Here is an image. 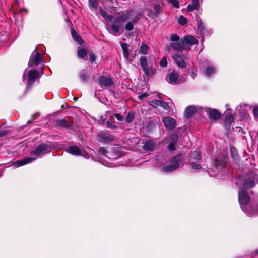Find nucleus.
Listing matches in <instances>:
<instances>
[{
  "label": "nucleus",
  "instance_id": "1",
  "mask_svg": "<svg viewBox=\"0 0 258 258\" xmlns=\"http://www.w3.org/2000/svg\"><path fill=\"white\" fill-rule=\"evenodd\" d=\"M238 200L243 211L248 216H252L254 212H250L251 205H247L249 201V197L246 191L241 190L238 193Z\"/></svg>",
  "mask_w": 258,
  "mask_h": 258
},
{
  "label": "nucleus",
  "instance_id": "2",
  "mask_svg": "<svg viewBox=\"0 0 258 258\" xmlns=\"http://www.w3.org/2000/svg\"><path fill=\"white\" fill-rule=\"evenodd\" d=\"M184 159V156L181 154H177L174 157L171 158L170 160V165L164 166L162 170L163 172H170L177 169L181 162Z\"/></svg>",
  "mask_w": 258,
  "mask_h": 258
},
{
  "label": "nucleus",
  "instance_id": "3",
  "mask_svg": "<svg viewBox=\"0 0 258 258\" xmlns=\"http://www.w3.org/2000/svg\"><path fill=\"white\" fill-rule=\"evenodd\" d=\"M170 47L175 53H178L182 50H186L183 45L182 39L180 40V37L176 34H172L170 37Z\"/></svg>",
  "mask_w": 258,
  "mask_h": 258
},
{
  "label": "nucleus",
  "instance_id": "4",
  "mask_svg": "<svg viewBox=\"0 0 258 258\" xmlns=\"http://www.w3.org/2000/svg\"><path fill=\"white\" fill-rule=\"evenodd\" d=\"M140 65L147 76H151L156 73V70L153 66L148 67L147 58L146 56H142L139 60Z\"/></svg>",
  "mask_w": 258,
  "mask_h": 258
},
{
  "label": "nucleus",
  "instance_id": "5",
  "mask_svg": "<svg viewBox=\"0 0 258 258\" xmlns=\"http://www.w3.org/2000/svg\"><path fill=\"white\" fill-rule=\"evenodd\" d=\"M258 183V176L253 172H250L243 183L242 186L244 189H249L254 187Z\"/></svg>",
  "mask_w": 258,
  "mask_h": 258
},
{
  "label": "nucleus",
  "instance_id": "6",
  "mask_svg": "<svg viewBox=\"0 0 258 258\" xmlns=\"http://www.w3.org/2000/svg\"><path fill=\"white\" fill-rule=\"evenodd\" d=\"M97 137L99 142L104 143L111 142L115 139V136L111 135L108 131L100 132Z\"/></svg>",
  "mask_w": 258,
  "mask_h": 258
},
{
  "label": "nucleus",
  "instance_id": "7",
  "mask_svg": "<svg viewBox=\"0 0 258 258\" xmlns=\"http://www.w3.org/2000/svg\"><path fill=\"white\" fill-rule=\"evenodd\" d=\"M43 60V56L37 51V49L33 51L32 52L28 63V66L30 67L33 66H37L39 65Z\"/></svg>",
  "mask_w": 258,
  "mask_h": 258
},
{
  "label": "nucleus",
  "instance_id": "8",
  "mask_svg": "<svg viewBox=\"0 0 258 258\" xmlns=\"http://www.w3.org/2000/svg\"><path fill=\"white\" fill-rule=\"evenodd\" d=\"M39 72L36 70H32L28 72L27 74V89L30 88L38 77Z\"/></svg>",
  "mask_w": 258,
  "mask_h": 258
},
{
  "label": "nucleus",
  "instance_id": "9",
  "mask_svg": "<svg viewBox=\"0 0 258 258\" xmlns=\"http://www.w3.org/2000/svg\"><path fill=\"white\" fill-rule=\"evenodd\" d=\"M52 148L49 145L44 144L38 146L33 153L36 155L41 156L50 152Z\"/></svg>",
  "mask_w": 258,
  "mask_h": 258
},
{
  "label": "nucleus",
  "instance_id": "10",
  "mask_svg": "<svg viewBox=\"0 0 258 258\" xmlns=\"http://www.w3.org/2000/svg\"><path fill=\"white\" fill-rule=\"evenodd\" d=\"M186 50L190 49V46L198 43L197 40L191 35H186L181 38Z\"/></svg>",
  "mask_w": 258,
  "mask_h": 258
},
{
  "label": "nucleus",
  "instance_id": "11",
  "mask_svg": "<svg viewBox=\"0 0 258 258\" xmlns=\"http://www.w3.org/2000/svg\"><path fill=\"white\" fill-rule=\"evenodd\" d=\"M162 122L168 131H172L176 126V120L171 117H163Z\"/></svg>",
  "mask_w": 258,
  "mask_h": 258
},
{
  "label": "nucleus",
  "instance_id": "12",
  "mask_svg": "<svg viewBox=\"0 0 258 258\" xmlns=\"http://www.w3.org/2000/svg\"><path fill=\"white\" fill-rule=\"evenodd\" d=\"M204 110L208 113L209 118L211 120H217L221 117L220 113L217 109L205 108Z\"/></svg>",
  "mask_w": 258,
  "mask_h": 258
},
{
  "label": "nucleus",
  "instance_id": "13",
  "mask_svg": "<svg viewBox=\"0 0 258 258\" xmlns=\"http://www.w3.org/2000/svg\"><path fill=\"white\" fill-rule=\"evenodd\" d=\"M122 22L117 17L110 26L114 35H116L122 27Z\"/></svg>",
  "mask_w": 258,
  "mask_h": 258
},
{
  "label": "nucleus",
  "instance_id": "14",
  "mask_svg": "<svg viewBox=\"0 0 258 258\" xmlns=\"http://www.w3.org/2000/svg\"><path fill=\"white\" fill-rule=\"evenodd\" d=\"M173 58L178 67L181 69H184L186 67V63L180 55L178 53H175L173 54Z\"/></svg>",
  "mask_w": 258,
  "mask_h": 258
},
{
  "label": "nucleus",
  "instance_id": "15",
  "mask_svg": "<svg viewBox=\"0 0 258 258\" xmlns=\"http://www.w3.org/2000/svg\"><path fill=\"white\" fill-rule=\"evenodd\" d=\"M99 83L101 87H108L112 85L113 83V81L112 79L109 77L101 76L99 78Z\"/></svg>",
  "mask_w": 258,
  "mask_h": 258
},
{
  "label": "nucleus",
  "instance_id": "16",
  "mask_svg": "<svg viewBox=\"0 0 258 258\" xmlns=\"http://www.w3.org/2000/svg\"><path fill=\"white\" fill-rule=\"evenodd\" d=\"M36 158L33 157H27L22 160H19L15 161L13 165L16 167H20L24 165H26L28 163H31L32 161L35 160Z\"/></svg>",
  "mask_w": 258,
  "mask_h": 258
},
{
  "label": "nucleus",
  "instance_id": "17",
  "mask_svg": "<svg viewBox=\"0 0 258 258\" xmlns=\"http://www.w3.org/2000/svg\"><path fill=\"white\" fill-rule=\"evenodd\" d=\"M197 108L195 106L191 105L188 106L184 111V116L186 118H191L197 111Z\"/></svg>",
  "mask_w": 258,
  "mask_h": 258
},
{
  "label": "nucleus",
  "instance_id": "18",
  "mask_svg": "<svg viewBox=\"0 0 258 258\" xmlns=\"http://www.w3.org/2000/svg\"><path fill=\"white\" fill-rule=\"evenodd\" d=\"M156 144L153 140L146 141L143 146V149L146 152L153 151L156 148Z\"/></svg>",
  "mask_w": 258,
  "mask_h": 258
},
{
  "label": "nucleus",
  "instance_id": "19",
  "mask_svg": "<svg viewBox=\"0 0 258 258\" xmlns=\"http://www.w3.org/2000/svg\"><path fill=\"white\" fill-rule=\"evenodd\" d=\"M179 77V74L176 71H173L170 73L166 77V80L167 82L170 83H176L178 78Z\"/></svg>",
  "mask_w": 258,
  "mask_h": 258
},
{
  "label": "nucleus",
  "instance_id": "20",
  "mask_svg": "<svg viewBox=\"0 0 258 258\" xmlns=\"http://www.w3.org/2000/svg\"><path fill=\"white\" fill-rule=\"evenodd\" d=\"M66 151L75 156L82 154V150L77 146H70L66 149Z\"/></svg>",
  "mask_w": 258,
  "mask_h": 258
},
{
  "label": "nucleus",
  "instance_id": "21",
  "mask_svg": "<svg viewBox=\"0 0 258 258\" xmlns=\"http://www.w3.org/2000/svg\"><path fill=\"white\" fill-rule=\"evenodd\" d=\"M202 155L198 149L193 151L190 155L189 162L200 161L201 159Z\"/></svg>",
  "mask_w": 258,
  "mask_h": 258
},
{
  "label": "nucleus",
  "instance_id": "22",
  "mask_svg": "<svg viewBox=\"0 0 258 258\" xmlns=\"http://www.w3.org/2000/svg\"><path fill=\"white\" fill-rule=\"evenodd\" d=\"M133 10H131L127 11L125 14H122L117 17L123 23L130 19L131 17L133 14Z\"/></svg>",
  "mask_w": 258,
  "mask_h": 258
},
{
  "label": "nucleus",
  "instance_id": "23",
  "mask_svg": "<svg viewBox=\"0 0 258 258\" xmlns=\"http://www.w3.org/2000/svg\"><path fill=\"white\" fill-rule=\"evenodd\" d=\"M192 4L189 5L187 7V10L191 12L195 10H199L200 4L199 0H191Z\"/></svg>",
  "mask_w": 258,
  "mask_h": 258
},
{
  "label": "nucleus",
  "instance_id": "24",
  "mask_svg": "<svg viewBox=\"0 0 258 258\" xmlns=\"http://www.w3.org/2000/svg\"><path fill=\"white\" fill-rule=\"evenodd\" d=\"M71 35L73 40L77 42L79 44H82L83 43V40L75 30L72 29L71 30Z\"/></svg>",
  "mask_w": 258,
  "mask_h": 258
},
{
  "label": "nucleus",
  "instance_id": "25",
  "mask_svg": "<svg viewBox=\"0 0 258 258\" xmlns=\"http://www.w3.org/2000/svg\"><path fill=\"white\" fill-rule=\"evenodd\" d=\"M121 46L123 51V56L126 59H127L130 55L128 51L129 45L126 43H122Z\"/></svg>",
  "mask_w": 258,
  "mask_h": 258
},
{
  "label": "nucleus",
  "instance_id": "26",
  "mask_svg": "<svg viewBox=\"0 0 258 258\" xmlns=\"http://www.w3.org/2000/svg\"><path fill=\"white\" fill-rule=\"evenodd\" d=\"M99 11L100 15L104 18L106 20L108 21H110L112 19V16L110 14H108L105 10H104L102 8H99Z\"/></svg>",
  "mask_w": 258,
  "mask_h": 258
},
{
  "label": "nucleus",
  "instance_id": "27",
  "mask_svg": "<svg viewBox=\"0 0 258 258\" xmlns=\"http://www.w3.org/2000/svg\"><path fill=\"white\" fill-rule=\"evenodd\" d=\"M78 55L81 58L86 59L87 58V50L85 49L79 47L78 49Z\"/></svg>",
  "mask_w": 258,
  "mask_h": 258
},
{
  "label": "nucleus",
  "instance_id": "28",
  "mask_svg": "<svg viewBox=\"0 0 258 258\" xmlns=\"http://www.w3.org/2000/svg\"><path fill=\"white\" fill-rule=\"evenodd\" d=\"M89 76V74L86 69L82 70L80 73V79L84 82H86L88 80Z\"/></svg>",
  "mask_w": 258,
  "mask_h": 258
},
{
  "label": "nucleus",
  "instance_id": "29",
  "mask_svg": "<svg viewBox=\"0 0 258 258\" xmlns=\"http://www.w3.org/2000/svg\"><path fill=\"white\" fill-rule=\"evenodd\" d=\"M234 121V117L232 115H227L224 120V124L225 126L229 127L231 123Z\"/></svg>",
  "mask_w": 258,
  "mask_h": 258
},
{
  "label": "nucleus",
  "instance_id": "30",
  "mask_svg": "<svg viewBox=\"0 0 258 258\" xmlns=\"http://www.w3.org/2000/svg\"><path fill=\"white\" fill-rule=\"evenodd\" d=\"M215 72V68L213 66H208L205 69L204 73L207 76H210Z\"/></svg>",
  "mask_w": 258,
  "mask_h": 258
},
{
  "label": "nucleus",
  "instance_id": "31",
  "mask_svg": "<svg viewBox=\"0 0 258 258\" xmlns=\"http://www.w3.org/2000/svg\"><path fill=\"white\" fill-rule=\"evenodd\" d=\"M55 122L57 123L58 125H59L65 128H69L70 127V124L69 123V122L66 120L56 119Z\"/></svg>",
  "mask_w": 258,
  "mask_h": 258
},
{
  "label": "nucleus",
  "instance_id": "32",
  "mask_svg": "<svg viewBox=\"0 0 258 258\" xmlns=\"http://www.w3.org/2000/svg\"><path fill=\"white\" fill-rule=\"evenodd\" d=\"M138 52L144 55L147 54L148 53V46L144 43H142L140 46Z\"/></svg>",
  "mask_w": 258,
  "mask_h": 258
},
{
  "label": "nucleus",
  "instance_id": "33",
  "mask_svg": "<svg viewBox=\"0 0 258 258\" xmlns=\"http://www.w3.org/2000/svg\"><path fill=\"white\" fill-rule=\"evenodd\" d=\"M161 101L160 100H152L150 101L148 103L150 105L152 106L153 107L155 108H157L158 106H160L161 104Z\"/></svg>",
  "mask_w": 258,
  "mask_h": 258
},
{
  "label": "nucleus",
  "instance_id": "34",
  "mask_svg": "<svg viewBox=\"0 0 258 258\" xmlns=\"http://www.w3.org/2000/svg\"><path fill=\"white\" fill-rule=\"evenodd\" d=\"M160 10H161V8H160V5H155L154 6V12H153L154 18H155V17H157L158 16V15L160 12Z\"/></svg>",
  "mask_w": 258,
  "mask_h": 258
},
{
  "label": "nucleus",
  "instance_id": "35",
  "mask_svg": "<svg viewBox=\"0 0 258 258\" xmlns=\"http://www.w3.org/2000/svg\"><path fill=\"white\" fill-rule=\"evenodd\" d=\"M143 15V12L141 11L138 13L136 16L132 18V20H133V23H137L141 18L142 17Z\"/></svg>",
  "mask_w": 258,
  "mask_h": 258
},
{
  "label": "nucleus",
  "instance_id": "36",
  "mask_svg": "<svg viewBox=\"0 0 258 258\" xmlns=\"http://www.w3.org/2000/svg\"><path fill=\"white\" fill-rule=\"evenodd\" d=\"M90 8L97 9L98 6V0H88Z\"/></svg>",
  "mask_w": 258,
  "mask_h": 258
},
{
  "label": "nucleus",
  "instance_id": "37",
  "mask_svg": "<svg viewBox=\"0 0 258 258\" xmlns=\"http://www.w3.org/2000/svg\"><path fill=\"white\" fill-rule=\"evenodd\" d=\"M134 113L133 112H128L125 118V121L128 123L132 122L134 118Z\"/></svg>",
  "mask_w": 258,
  "mask_h": 258
},
{
  "label": "nucleus",
  "instance_id": "38",
  "mask_svg": "<svg viewBox=\"0 0 258 258\" xmlns=\"http://www.w3.org/2000/svg\"><path fill=\"white\" fill-rule=\"evenodd\" d=\"M106 126L107 127L111 129H114L116 127V126L114 123L111 119H108L106 122Z\"/></svg>",
  "mask_w": 258,
  "mask_h": 258
},
{
  "label": "nucleus",
  "instance_id": "39",
  "mask_svg": "<svg viewBox=\"0 0 258 258\" xmlns=\"http://www.w3.org/2000/svg\"><path fill=\"white\" fill-rule=\"evenodd\" d=\"M230 152L231 156L234 159H236L238 157L237 151L234 147H230Z\"/></svg>",
  "mask_w": 258,
  "mask_h": 258
},
{
  "label": "nucleus",
  "instance_id": "40",
  "mask_svg": "<svg viewBox=\"0 0 258 258\" xmlns=\"http://www.w3.org/2000/svg\"><path fill=\"white\" fill-rule=\"evenodd\" d=\"M190 165L193 169L199 170L202 168V167L200 164L197 163L195 161L190 162Z\"/></svg>",
  "mask_w": 258,
  "mask_h": 258
},
{
  "label": "nucleus",
  "instance_id": "41",
  "mask_svg": "<svg viewBox=\"0 0 258 258\" xmlns=\"http://www.w3.org/2000/svg\"><path fill=\"white\" fill-rule=\"evenodd\" d=\"M178 136L174 134L172 135L170 137L169 143L176 144L178 141Z\"/></svg>",
  "mask_w": 258,
  "mask_h": 258
},
{
  "label": "nucleus",
  "instance_id": "42",
  "mask_svg": "<svg viewBox=\"0 0 258 258\" xmlns=\"http://www.w3.org/2000/svg\"><path fill=\"white\" fill-rule=\"evenodd\" d=\"M178 22L179 24H180L181 25H184L187 23V20L183 16H181L179 17V18L178 20Z\"/></svg>",
  "mask_w": 258,
  "mask_h": 258
},
{
  "label": "nucleus",
  "instance_id": "43",
  "mask_svg": "<svg viewBox=\"0 0 258 258\" xmlns=\"http://www.w3.org/2000/svg\"><path fill=\"white\" fill-rule=\"evenodd\" d=\"M133 20L132 21L128 22L125 25V29L127 31H131L134 29Z\"/></svg>",
  "mask_w": 258,
  "mask_h": 258
},
{
  "label": "nucleus",
  "instance_id": "44",
  "mask_svg": "<svg viewBox=\"0 0 258 258\" xmlns=\"http://www.w3.org/2000/svg\"><path fill=\"white\" fill-rule=\"evenodd\" d=\"M159 64L162 67H165L167 65V61L166 57H163L159 62Z\"/></svg>",
  "mask_w": 258,
  "mask_h": 258
},
{
  "label": "nucleus",
  "instance_id": "45",
  "mask_svg": "<svg viewBox=\"0 0 258 258\" xmlns=\"http://www.w3.org/2000/svg\"><path fill=\"white\" fill-rule=\"evenodd\" d=\"M160 106L162 107L163 108L166 110H168L170 109L169 106L167 102L161 101V104Z\"/></svg>",
  "mask_w": 258,
  "mask_h": 258
},
{
  "label": "nucleus",
  "instance_id": "46",
  "mask_svg": "<svg viewBox=\"0 0 258 258\" xmlns=\"http://www.w3.org/2000/svg\"><path fill=\"white\" fill-rule=\"evenodd\" d=\"M197 27L198 30L200 31L201 33H204V27L201 21H198Z\"/></svg>",
  "mask_w": 258,
  "mask_h": 258
},
{
  "label": "nucleus",
  "instance_id": "47",
  "mask_svg": "<svg viewBox=\"0 0 258 258\" xmlns=\"http://www.w3.org/2000/svg\"><path fill=\"white\" fill-rule=\"evenodd\" d=\"M169 2L175 8H179V4L177 0H169Z\"/></svg>",
  "mask_w": 258,
  "mask_h": 258
},
{
  "label": "nucleus",
  "instance_id": "48",
  "mask_svg": "<svg viewBox=\"0 0 258 258\" xmlns=\"http://www.w3.org/2000/svg\"><path fill=\"white\" fill-rule=\"evenodd\" d=\"M253 113L255 119L258 120V106H255L253 108Z\"/></svg>",
  "mask_w": 258,
  "mask_h": 258
},
{
  "label": "nucleus",
  "instance_id": "49",
  "mask_svg": "<svg viewBox=\"0 0 258 258\" xmlns=\"http://www.w3.org/2000/svg\"><path fill=\"white\" fill-rule=\"evenodd\" d=\"M145 10L148 12L147 15L148 17H149L150 18H154V15H153V13L152 12V9H151L150 8H146Z\"/></svg>",
  "mask_w": 258,
  "mask_h": 258
},
{
  "label": "nucleus",
  "instance_id": "50",
  "mask_svg": "<svg viewBox=\"0 0 258 258\" xmlns=\"http://www.w3.org/2000/svg\"><path fill=\"white\" fill-rule=\"evenodd\" d=\"M148 96H149V94L145 92V93L139 94L138 98L140 100H143L145 98L147 97Z\"/></svg>",
  "mask_w": 258,
  "mask_h": 258
},
{
  "label": "nucleus",
  "instance_id": "51",
  "mask_svg": "<svg viewBox=\"0 0 258 258\" xmlns=\"http://www.w3.org/2000/svg\"><path fill=\"white\" fill-rule=\"evenodd\" d=\"M114 116L118 121H122L123 119V116H122L121 114L119 113H115L114 114Z\"/></svg>",
  "mask_w": 258,
  "mask_h": 258
},
{
  "label": "nucleus",
  "instance_id": "52",
  "mask_svg": "<svg viewBox=\"0 0 258 258\" xmlns=\"http://www.w3.org/2000/svg\"><path fill=\"white\" fill-rule=\"evenodd\" d=\"M175 144L169 143V145L168 146V149L169 151H172L175 149Z\"/></svg>",
  "mask_w": 258,
  "mask_h": 258
},
{
  "label": "nucleus",
  "instance_id": "53",
  "mask_svg": "<svg viewBox=\"0 0 258 258\" xmlns=\"http://www.w3.org/2000/svg\"><path fill=\"white\" fill-rule=\"evenodd\" d=\"M99 152L103 155H106L108 151L104 147H100L99 149Z\"/></svg>",
  "mask_w": 258,
  "mask_h": 258
},
{
  "label": "nucleus",
  "instance_id": "54",
  "mask_svg": "<svg viewBox=\"0 0 258 258\" xmlns=\"http://www.w3.org/2000/svg\"><path fill=\"white\" fill-rule=\"evenodd\" d=\"M9 133L7 130L2 131L0 132V137L6 136Z\"/></svg>",
  "mask_w": 258,
  "mask_h": 258
},
{
  "label": "nucleus",
  "instance_id": "55",
  "mask_svg": "<svg viewBox=\"0 0 258 258\" xmlns=\"http://www.w3.org/2000/svg\"><path fill=\"white\" fill-rule=\"evenodd\" d=\"M96 59V56L95 54H91L90 55V60L91 63H93Z\"/></svg>",
  "mask_w": 258,
  "mask_h": 258
},
{
  "label": "nucleus",
  "instance_id": "56",
  "mask_svg": "<svg viewBox=\"0 0 258 258\" xmlns=\"http://www.w3.org/2000/svg\"><path fill=\"white\" fill-rule=\"evenodd\" d=\"M80 155L83 156L86 158H89V155L84 150H82V154H81Z\"/></svg>",
  "mask_w": 258,
  "mask_h": 258
},
{
  "label": "nucleus",
  "instance_id": "57",
  "mask_svg": "<svg viewBox=\"0 0 258 258\" xmlns=\"http://www.w3.org/2000/svg\"><path fill=\"white\" fill-rule=\"evenodd\" d=\"M250 212H254V214L252 216H254L255 215H256L258 214V209H253L252 207H251V209H250Z\"/></svg>",
  "mask_w": 258,
  "mask_h": 258
},
{
  "label": "nucleus",
  "instance_id": "58",
  "mask_svg": "<svg viewBox=\"0 0 258 258\" xmlns=\"http://www.w3.org/2000/svg\"><path fill=\"white\" fill-rule=\"evenodd\" d=\"M35 115H39V114L38 113H36L34 115H33L32 117V120H28V122H27V124H31L32 122V120L34 119V116Z\"/></svg>",
  "mask_w": 258,
  "mask_h": 258
},
{
  "label": "nucleus",
  "instance_id": "59",
  "mask_svg": "<svg viewBox=\"0 0 258 258\" xmlns=\"http://www.w3.org/2000/svg\"><path fill=\"white\" fill-rule=\"evenodd\" d=\"M26 73H27V69H25V71L23 74V80H24L25 79V78L26 77Z\"/></svg>",
  "mask_w": 258,
  "mask_h": 258
},
{
  "label": "nucleus",
  "instance_id": "60",
  "mask_svg": "<svg viewBox=\"0 0 258 258\" xmlns=\"http://www.w3.org/2000/svg\"><path fill=\"white\" fill-rule=\"evenodd\" d=\"M196 75H197L196 73L194 71H192L191 75L192 78L193 79H194L196 77Z\"/></svg>",
  "mask_w": 258,
  "mask_h": 258
},
{
  "label": "nucleus",
  "instance_id": "61",
  "mask_svg": "<svg viewBox=\"0 0 258 258\" xmlns=\"http://www.w3.org/2000/svg\"><path fill=\"white\" fill-rule=\"evenodd\" d=\"M41 74H43V71L42 69H41Z\"/></svg>",
  "mask_w": 258,
  "mask_h": 258
},
{
  "label": "nucleus",
  "instance_id": "62",
  "mask_svg": "<svg viewBox=\"0 0 258 258\" xmlns=\"http://www.w3.org/2000/svg\"><path fill=\"white\" fill-rule=\"evenodd\" d=\"M256 253L258 254V249L256 250Z\"/></svg>",
  "mask_w": 258,
  "mask_h": 258
}]
</instances>
